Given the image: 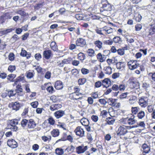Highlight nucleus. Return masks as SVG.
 I'll return each mask as SVG.
<instances>
[{"label": "nucleus", "mask_w": 155, "mask_h": 155, "mask_svg": "<svg viewBox=\"0 0 155 155\" xmlns=\"http://www.w3.org/2000/svg\"><path fill=\"white\" fill-rule=\"evenodd\" d=\"M18 124V121L17 119L11 120L10 122V125L8 126L9 128L12 131H16L18 128V127L16 126V125Z\"/></svg>", "instance_id": "f257e3e1"}, {"label": "nucleus", "mask_w": 155, "mask_h": 155, "mask_svg": "<svg viewBox=\"0 0 155 155\" xmlns=\"http://www.w3.org/2000/svg\"><path fill=\"white\" fill-rule=\"evenodd\" d=\"M148 98L147 97H143L139 100V104L142 107H145L148 105Z\"/></svg>", "instance_id": "f03ea898"}, {"label": "nucleus", "mask_w": 155, "mask_h": 155, "mask_svg": "<svg viewBox=\"0 0 155 155\" xmlns=\"http://www.w3.org/2000/svg\"><path fill=\"white\" fill-rule=\"evenodd\" d=\"M127 132V128L125 126H120L117 131V135L121 136L125 135Z\"/></svg>", "instance_id": "7ed1b4c3"}, {"label": "nucleus", "mask_w": 155, "mask_h": 155, "mask_svg": "<svg viewBox=\"0 0 155 155\" xmlns=\"http://www.w3.org/2000/svg\"><path fill=\"white\" fill-rule=\"evenodd\" d=\"M74 132L76 135L80 137H82L85 136L84 131L83 129L80 127H78L75 130Z\"/></svg>", "instance_id": "20e7f679"}, {"label": "nucleus", "mask_w": 155, "mask_h": 155, "mask_svg": "<svg viewBox=\"0 0 155 155\" xmlns=\"http://www.w3.org/2000/svg\"><path fill=\"white\" fill-rule=\"evenodd\" d=\"M88 147L87 146H84L82 145L78 146L76 148V151L78 154H80L84 153L87 150Z\"/></svg>", "instance_id": "39448f33"}, {"label": "nucleus", "mask_w": 155, "mask_h": 155, "mask_svg": "<svg viewBox=\"0 0 155 155\" xmlns=\"http://www.w3.org/2000/svg\"><path fill=\"white\" fill-rule=\"evenodd\" d=\"M76 44L77 46L83 47L86 44V41L83 38H80L78 39L76 41Z\"/></svg>", "instance_id": "423d86ee"}, {"label": "nucleus", "mask_w": 155, "mask_h": 155, "mask_svg": "<svg viewBox=\"0 0 155 155\" xmlns=\"http://www.w3.org/2000/svg\"><path fill=\"white\" fill-rule=\"evenodd\" d=\"M8 146L12 148H15L18 146L17 142L14 139L8 140L7 142Z\"/></svg>", "instance_id": "0eeeda50"}, {"label": "nucleus", "mask_w": 155, "mask_h": 155, "mask_svg": "<svg viewBox=\"0 0 155 155\" xmlns=\"http://www.w3.org/2000/svg\"><path fill=\"white\" fill-rule=\"evenodd\" d=\"M43 56L46 59H48L52 56L53 54L50 50L44 51L43 53Z\"/></svg>", "instance_id": "6e6552de"}, {"label": "nucleus", "mask_w": 155, "mask_h": 155, "mask_svg": "<svg viewBox=\"0 0 155 155\" xmlns=\"http://www.w3.org/2000/svg\"><path fill=\"white\" fill-rule=\"evenodd\" d=\"M107 56V54H102L101 53H99L97 55V58L100 62H102L105 61V57Z\"/></svg>", "instance_id": "1a4fd4ad"}, {"label": "nucleus", "mask_w": 155, "mask_h": 155, "mask_svg": "<svg viewBox=\"0 0 155 155\" xmlns=\"http://www.w3.org/2000/svg\"><path fill=\"white\" fill-rule=\"evenodd\" d=\"M101 29H102L103 31L105 32L106 34H110L113 32L114 29L110 27L105 26L102 28Z\"/></svg>", "instance_id": "9d476101"}, {"label": "nucleus", "mask_w": 155, "mask_h": 155, "mask_svg": "<svg viewBox=\"0 0 155 155\" xmlns=\"http://www.w3.org/2000/svg\"><path fill=\"white\" fill-rule=\"evenodd\" d=\"M65 114L64 111L60 110L56 111L54 114V115L57 118H59L62 117Z\"/></svg>", "instance_id": "9b49d317"}, {"label": "nucleus", "mask_w": 155, "mask_h": 155, "mask_svg": "<svg viewBox=\"0 0 155 155\" xmlns=\"http://www.w3.org/2000/svg\"><path fill=\"white\" fill-rule=\"evenodd\" d=\"M107 3L103 4L102 8L105 11H110L111 10V6L110 4L109 3L107 0H105Z\"/></svg>", "instance_id": "f8f14e48"}, {"label": "nucleus", "mask_w": 155, "mask_h": 155, "mask_svg": "<svg viewBox=\"0 0 155 155\" xmlns=\"http://www.w3.org/2000/svg\"><path fill=\"white\" fill-rule=\"evenodd\" d=\"M54 87L57 90H60L62 89L63 87L62 82L60 81H56L55 83Z\"/></svg>", "instance_id": "ddd939ff"}, {"label": "nucleus", "mask_w": 155, "mask_h": 155, "mask_svg": "<svg viewBox=\"0 0 155 155\" xmlns=\"http://www.w3.org/2000/svg\"><path fill=\"white\" fill-rule=\"evenodd\" d=\"M36 126V124L33 119H30L28 121V128H33Z\"/></svg>", "instance_id": "4468645a"}, {"label": "nucleus", "mask_w": 155, "mask_h": 155, "mask_svg": "<svg viewBox=\"0 0 155 155\" xmlns=\"http://www.w3.org/2000/svg\"><path fill=\"white\" fill-rule=\"evenodd\" d=\"M35 74L34 70H29L27 71L26 73V76L28 79H31L33 78Z\"/></svg>", "instance_id": "2eb2a0df"}, {"label": "nucleus", "mask_w": 155, "mask_h": 155, "mask_svg": "<svg viewBox=\"0 0 155 155\" xmlns=\"http://www.w3.org/2000/svg\"><path fill=\"white\" fill-rule=\"evenodd\" d=\"M11 105L12 106V109L16 111L18 110L20 107V104L17 102H15L14 103L11 104Z\"/></svg>", "instance_id": "dca6fc26"}, {"label": "nucleus", "mask_w": 155, "mask_h": 155, "mask_svg": "<svg viewBox=\"0 0 155 155\" xmlns=\"http://www.w3.org/2000/svg\"><path fill=\"white\" fill-rule=\"evenodd\" d=\"M75 149V147L73 145H71L68 146L67 148L65 150V153H71L74 152Z\"/></svg>", "instance_id": "f3484780"}, {"label": "nucleus", "mask_w": 155, "mask_h": 155, "mask_svg": "<svg viewBox=\"0 0 155 155\" xmlns=\"http://www.w3.org/2000/svg\"><path fill=\"white\" fill-rule=\"evenodd\" d=\"M62 107L61 104H53L50 107V109L51 110H54L60 108Z\"/></svg>", "instance_id": "a211bd4d"}, {"label": "nucleus", "mask_w": 155, "mask_h": 155, "mask_svg": "<svg viewBox=\"0 0 155 155\" xmlns=\"http://www.w3.org/2000/svg\"><path fill=\"white\" fill-rule=\"evenodd\" d=\"M116 100L117 99L110 98L107 99V103L109 105L115 106L116 104Z\"/></svg>", "instance_id": "6ab92c4d"}, {"label": "nucleus", "mask_w": 155, "mask_h": 155, "mask_svg": "<svg viewBox=\"0 0 155 155\" xmlns=\"http://www.w3.org/2000/svg\"><path fill=\"white\" fill-rule=\"evenodd\" d=\"M134 116H133L131 118H127V124L130 125L135 124L136 122V120L134 119Z\"/></svg>", "instance_id": "aec40b11"}, {"label": "nucleus", "mask_w": 155, "mask_h": 155, "mask_svg": "<svg viewBox=\"0 0 155 155\" xmlns=\"http://www.w3.org/2000/svg\"><path fill=\"white\" fill-rule=\"evenodd\" d=\"M55 153L58 155H64L65 152L63 149L60 148H58L55 150Z\"/></svg>", "instance_id": "412c9836"}, {"label": "nucleus", "mask_w": 155, "mask_h": 155, "mask_svg": "<svg viewBox=\"0 0 155 155\" xmlns=\"http://www.w3.org/2000/svg\"><path fill=\"white\" fill-rule=\"evenodd\" d=\"M143 152L148 153L150 150V147L146 144H143L142 146Z\"/></svg>", "instance_id": "4be33fe9"}, {"label": "nucleus", "mask_w": 155, "mask_h": 155, "mask_svg": "<svg viewBox=\"0 0 155 155\" xmlns=\"http://www.w3.org/2000/svg\"><path fill=\"white\" fill-rule=\"evenodd\" d=\"M106 121L107 124L113 125L115 122V120L112 117H109L107 118Z\"/></svg>", "instance_id": "5701e85b"}, {"label": "nucleus", "mask_w": 155, "mask_h": 155, "mask_svg": "<svg viewBox=\"0 0 155 155\" xmlns=\"http://www.w3.org/2000/svg\"><path fill=\"white\" fill-rule=\"evenodd\" d=\"M102 83H103V85H105L104 84H105L106 86H105L106 87H108L109 85H110L111 83L110 81L108 78H106L104 79L102 81Z\"/></svg>", "instance_id": "b1692460"}, {"label": "nucleus", "mask_w": 155, "mask_h": 155, "mask_svg": "<svg viewBox=\"0 0 155 155\" xmlns=\"http://www.w3.org/2000/svg\"><path fill=\"white\" fill-rule=\"evenodd\" d=\"M80 122L82 125L84 126L88 125L89 124V122L88 120L86 118H83L81 119Z\"/></svg>", "instance_id": "393cba45"}, {"label": "nucleus", "mask_w": 155, "mask_h": 155, "mask_svg": "<svg viewBox=\"0 0 155 155\" xmlns=\"http://www.w3.org/2000/svg\"><path fill=\"white\" fill-rule=\"evenodd\" d=\"M104 70L105 74H110L112 73L111 68L109 66H106L104 67Z\"/></svg>", "instance_id": "a878e982"}, {"label": "nucleus", "mask_w": 155, "mask_h": 155, "mask_svg": "<svg viewBox=\"0 0 155 155\" xmlns=\"http://www.w3.org/2000/svg\"><path fill=\"white\" fill-rule=\"evenodd\" d=\"M94 44L97 47L100 49L102 47L103 43L101 41L99 40L95 41Z\"/></svg>", "instance_id": "bb28decb"}, {"label": "nucleus", "mask_w": 155, "mask_h": 155, "mask_svg": "<svg viewBox=\"0 0 155 155\" xmlns=\"http://www.w3.org/2000/svg\"><path fill=\"white\" fill-rule=\"evenodd\" d=\"M50 46L51 48L53 51H55L57 50L58 48L55 42H52L50 44Z\"/></svg>", "instance_id": "cd10ccee"}, {"label": "nucleus", "mask_w": 155, "mask_h": 155, "mask_svg": "<svg viewBox=\"0 0 155 155\" xmlns=\"http://www.w3.org/2000/svg\"><path fill=\"white\" fill-rule=\"evenodd\" d=\"M137 97L135 96L131 97L129 100V103L130 104H134L136 101Z\"/></svg>", "instance_id": "c85d7f7f"}, {"label": "nucleus", "mask_w": 155, "mask_h": 155, "mask_svg": "<svg viewBox=\"0 0 155 155\" xmlns=\"http://www.w3.org/2000/svg\"><path fill=\"white\" fill-rule=\"evenodd\" d=\"M89 56L93 57L95 55L94 51L92 49H89L87 51Z\"/></svg>", "instance_id": "c756f323"}, {"label": "nucleus", "mask_w": 155, "mask_h": 155, "mask_svg": "<svg viewBox=\"0 0 155 155\" xmlns=\"http://www.w3.org/2000/svg\"><path fill=\"white\" fill-rule=\"evenodd\" d=\"M113 42L115 43L121 44L122 42V40L119 37H115L113 39Z\"/></svg>", "instance_id": "7c9ffc66"}, {"label": "nucleus", "mask_w": 155, "mask_h": 155, "mask_svg": "<svg viewBox=\"0 0 155 155\" xmlns=\"http://www.w3.org/2000/svg\"><path fill=\"white\" fill-rule=\"evenodd\" d=\"M78 58L81 61H83L86 58V56L84 54L80 52L78 54Z\"/></svg>", "instance_id": "2f4dec72"}, {"label": "nucleus", "mask_w": 155, "mask_h": 155, "mask_svg": "<svg viewBox=\"0 0 155 155\" xmlns=\"http://www.w3.org/2000/svg\"><path fill=\"white\" fill-rule=\"evenodd\" d=\"M145 116V113L144 111L141 110L138 113L137 116L139 119H142Z\"/></svg>", "instance_id": "473e14b6"}, {"label": "nucleus", "mask_w": 155, "mask_h": 155, "mask_svg": "<svg viewBox=\"0 0 155 155\" xmlns=\"http://www.w3.org/2000/svg\"><path fill=\"white\" fill-rule=\"evenodd\" d=\"M59 132L58 129H54L51 131V134L54 137H56L59 135Z\"/></svg>", "instance_id": "72a5a7b5"}, {"label": "nucleus", "mask_w": 155, "mask_h": 155, "mask_svg": "<svg viewBox=\"0 0 155 155\" xmlns=\"http://www.w3.org/2000/svg\"><path fill=\"white\" fill-rule=\"evenodd\" d=\"M28 120L26 119H23L21 122V127L25 128L28 124Z\"/></svg>", "instance_id": "f704fd0d"}, {"label": "nucleus", "mask_w": 155, "mask_h": 155, "mask_svg": "<svg viewBox=\"0 0 155 155\" xmlns=\"http://www.w3.org/2000/svg\"><path fill=\"white\" fill-rule=\"evenodd\" d=\"M139 109V107H132L131 108V110L132 113L134 114H136Z\"/></svg>", "instance_id": "c9c22d12"}, {"label": "nucleus", "mask_w": 155, "mask_h": 155, "mask_svg": "<svg viewBox=\"0 0 155 155\" xmlns=\"http://www.w3.org/2000/svg\"><path fill=\"white\" fill-rule=\"evenodd\" d=\"M123 63L122 62H118L116 63V66L117 68L118 69H122V68H123L124 66L123 65Z\"/></svg>", "instance_id": "e433bc0d"}, {"label": "nucleus", "mask_w": 155, "mask_h": 155, "mask_svg": "<svg viewBox=\"0 0 155 155\" xmlns=\"http://www.w3.org/2000/svg\"><path fill=\"white\" fill-rule=\"evenodd\" d=\"M139 64L137 63V61H136V63L134 64H132L129 67V68L130 70H134L137 68L138 67H139Z\"/></svg>", "instance_id": "4c0bfd02"}, {"label": "nucleus", "mask_w": 155, "mask_h": 155, "mask_svg": "<svg viewBox=\"0 0 155 155\" xmlns=\"http://www.w3.org/2000/svg\"><path fill=\"white\" fill-rule=\"evenodd\" d=\"M112 89L114 91H118L117 92H116L115 94L116 96L118 94L119 92V91H118L119 90V86L117 85L114 84L112 87Z\"/></svg>", "instance_id": "58836bf2"}, {"label": "nucleus", "mask_w": 155, "mask_h": 155, "mask_svg": "<svg viewBox=\"0 0 155 155\" xmlns=\"http://www.w3.org/2000/svg\"><path fill=\"white\" fill-rule=\"evenodd\" d=\"M16 77V75L14 74H11L8 75V76L7 79V80L10 81L11 82H12L13 80Z\"/></svg>", "instance_id": "ea45409f"}, {"label": "nucleus", "mask_w": 155, "mask_h": 155, "mask_svg": "<svg viewBox=\"0 0 155 155\" xmlns=\"http://www.w3.org/2000/svg\"><path fill=\"white\" fill-rule=\"evenodd\" d=\"M86 81V79L85 78H80L78 80V84L79 85L84 84Z\"/></svg>", "instance_id": "a19ab883"}, {"label": "nucleus", "mask_w": 155, "mask_h": 155, "mask_svg": "<svg viewBox=\"0 0 155 155\" xmlns=\"http://www.w3.org/2000/svg\"><path fill=\"white\" fill-rule=\"evenodd\" d=\"M103 43L104 45H111L112 44L113 41L111 39L106 40L103 41Z\"/></svg>", "instance_id": "79ce46f5"}, {"label": "nucleus", "mask_w": 155, "mask_h": 155, "mask_svg": "<svg viewBox=\"0 0 155 155\" xmlns=\"http://www.w3.org/2000/svg\"><path fill=\"white\" fill-rule=\"evenodd\" d=\"M72 75L77 77L79 73V71L76 69H73L71 71Z\"/></svg>", "instance_id": "37998d69"}, {"label": "nucleus", "mask_w": 155, "mask_h": 155, "mask_svg": "<svg viewBox=\"0 0 155 155\" xmlns=\"http://www.w3.org/2000/svg\"><path fill=\"white\" fill-rule=\"evenodd\" d=\"M8 94L9 97L14 96L15 94V93H14L13 91L12 90H8L6 91Z\"/></svg>", "instance_id": "c03bdc74"}, {"label": "nucleus", "mask_w": 155, "mask_h": 155, "mask_svg": "<svg viewBox=\"0 0 155 155\" xmlns=\"http://www.w3.org/2000/svg\"><path fill=\"white\" fill-rule=\"evenodd\" d=\"M43 5L42 3H39L37 4L34 7V9L35 10H38L40 8H42Z\"/></svg>", "instance_id": "a18cd8bd"}, {"label": "nucleus", "mask_w": 155, "mask_h": 155, "mask_svg": "<svg viewBox=\"0 0 155 155\" xmlns=\"http://www.w3.org/2000/svg\"><path fill=\"white\" fill-rule=\"evenodd\" d=\"M81 73L83 74H88L89 72V71L88 69L86 68H83L81 69Z\"/></svg>", "instance_id": "49530a36"}, {"label": "nucleus", "mask_w": 155, "mask_h": 155, "mask_svg": "<svg viewBox=\"0 0 155 155\" xmlns=\"http://www.w3.org/2000/svg\"><path fill=\"white\" fill-rule=\"evenodd\" d=\"M117 52L118 54L120 55H123L124 54V49H119L117 50Z\"/></svg>", "instance_id": "de8ad7c7"}, {"label": "nucleus", "mask_w": 155, "mask_h": 155, "mask_svg": "<svg viewBox=\"0 0 155 155\" xmlns=\"http://www.w3.org/2000/svg\"><path fill=\"white\" fill-rule=\"evenodd\" d=\"M46 89L48 92L50 93H52L54 91V89L52 86H50L48 87Z\"/></svg>", "instance_id": "09e8293b"}, {"label": "nucleus", "mask_w": 155, "mask_h": 155, "mask_svg": "<svg viewBox=\"0 0 155 155\" xmlns=\"http://www.w3.org/2000/svg\"><path fill=\"white\" fill-rule=\"evenodd\" d=\"M15 69V66L13 65H10L8 68V70L11 72H13Z\"/></svg>", "instance_id": "8fccbe9b"}, {"label": "nucleus", "mask_w": 155, "mask_h": 155, "mask_svg": "<svg viewBox=\"0 0 155 155\" xmlns=\"http://www.w3.org/2000/svg\"><path fill=\"white\" fill-rule=\"evenodd\" d=\"M48 123L51 125H53L55 123V121L52 117H50L48 119Z\"/></svg>", "instance_id": "3c124183"}, {"label": "nucleus", "mask_w": 155, "mask_h": 155, "mask_svg": "<svg viewBox=\"0 0 155 155\" xmlns=\"http://www.w3.org/2000/svg\"><path fill=\"white\" fill-rule=\"evenodd\" d=\"M99 102L102 104L105 105L107 103V101L104 99H101L99 100Z\"/></svg>", "instance_id": "603ef678"}, {"label": "nucleus", "mask_w": 155, "mask_h": 155, "mask_svg": "<svg viewBox=\"0 0 155 155\" xmlns=\"http://www.w3.org/2000/svg\"><path fill=\"white\" fill-rule=\"evenodd\" d=\"M142 28V25L140 24H137L135 25V30L136 31L140 30Z\"/></svg>", "instance_id": "864d4df0"}, {"label": "nucleus", "mask_w": 155, "mask_h": 155, "mask_svg": "<svg viewBox=\"0 0 155 155\" xmlns=\"http://www.w3.org/2000/svg\"><path fill=\"white\" fill-rule=\"evenodd\" d=\"M91 118L92 120L95 122H97L98 119V117L97 115H93L91 116Z\"/></svg>", "instance_id": "5fc2aeb1"}, {"label": "nucleus", "mask_w": 155, "mask_h": 155, "mask_svg": "<svg viewBox=\"0 0 155 155\" xmlns=\"http://www.w3.org/2000/svg\"><path fill=\"white\" fill-rule=\"evenodd\" d=\"M127 118H122L119 120V121L122 124H127Z\"/></svg>", "instance_id": "6e6d98bb"}, {"label": "nucleus", "mask_w": 155, "mask_h": 155, "mask_svg": "<svg viewBox=\"0 0 155 155\" xmlns=\"http://www.w3.org/2000/svg\"><path fill=\"white\" fill-rule=\"evenodd\" d=\"M35 57L37 60L38 61L41 58L42 56L40 54L37 53L35 54Z\"/></svg>", "instance_id": "4d7b16f0"}, {"label": "nucleus", "mask_w": 155, "mask_h": 155, "mask_svg": "<svg viewBox=\"0 0 155 155\" xmlns=\"http://www.w3.org/2000/svg\"><path fill=\"white\" fill-rule=\"evenodd\" d=\"M9 59L11 61H13L15 58V55L13 53H11L8 55Z\"/></svg>", "instance_id": "13d9d810"}, {"label": "nucleus", "mask_w": 155, "mask_h": 155, "mask_svg": "<svg viewBox=\"0 0 155 155\" xmlns=\"http://www.w3.org/2000/svg\"><path fill=\"white\" fill-rule=\"evenodd\" d=\"M7 76V74L5 72L0 73V78L2 79H5Z\"/></svg>", "instance_id": "bf43d9fd"}, {"label": "nucleus", "mask_w": 155, "mask_h": 155, "mask_svg": "<svg viewBox=\"0 0 155 155\" xmlns=\"http://www.w3.org/2000/svg\"><path fill=\"white\" fill-rule=\"evenodd\" d=\"M107 114V112L106 110H103L101 112V115L103 117H105Z\"/></svg>", "instance_id": "052dcab7"}, {"label": "nucleus", "mask_w": 155, "mask_h": 155, "mask_svg": "<svg viewBox=\"0 0 155 155\" xmlns=\"http://www.w3.org/2000/svg\"><path fill=\"white\" fill-rule=\"evenodd\" d=\"M148 111L150 113L153 112L154 110H153V107L152 105H150L147 107Z\"/></svg>", "instance_id": "680f3d73"}, {"label": "nucleus", "mask_w": 155, "mask_h": 155, "mask_svg": "<svg viewBox=\"0 0 155 155\" xmlns=\"http://www.w3.org/2000/svg\"><path fill=\"white\" fill-rule=\"evenodd\" d=\"M31 105L33 107L35 108L37 107L38 105V102L36 101L33 102L31 103Z\"/></svg>", "instance_id": "e2e57ef3"}, {"label": "nucleus", "mask_w": 155, "mask_h": 155, "mask_svg": "<svg viewBox=\"0 0 155 155\" xmlns=\"http://www.w3.org/2000/svg\"><path fill=\"white\" fill-rule=\"evenodd\" d=\"M51 73L49 71H47L46 73L45 77V78L47 79H49L51 78Z\"/></svg>", "instance_id": "0e129e2a"}, {"label": "nucleus", "mask_w": 155, "mask_h": 155, "mask_svg": "<svg viewBox=\"0 0 155 155\" xmlns=\"http://www.w3.org/2000/svg\"><path fill=\"white\" fill-rule=\"evenodd\" d=\"M127 93L126 92L121 94L120 96V98L121 99L126 98L127 97Z\"/></svg>", "instance_id": "69168bd1"}, {"label": "nucleus", "mask_w": 155, "mask_h": 155, "mask_svg": "<svg viewBox=\"0 0 155 155\" xmlns=\"http://www.w3.org/2000/svg\"><path fill=\"white\" fill-rule=\"evenodd\" d=\"M120 74L118 73H115L112 75V77L113 79H116L120 76Z\"/></svg>", "instance_id": "338daca9"}, {"label": "nucleus", "mask_w": 155, "mask_h": 155, "mask_svg": "<svg viewBox=\"0 0 155 155\" xmlns=\"http://www.w3.org/2000/svg\"><path fill=\"white\" fill-rule=\"evenodd\" d=\"M142 18L141 15L140 14H138V15L135 17V19L137 21L140 22L141 21Z\"/></svg>", "instance_id": "774afa93"}]
</instances>
